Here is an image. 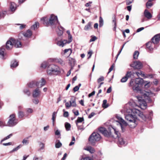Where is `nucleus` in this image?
Wrapping results in <instances>:
<instances>
[{"instance_id":"nucleus-1","label":"nucleus","mask_w":160,"mask_h":160,"mask_svg":"<svg viewBox=\"0 0 160 160\" xmlns=\"http://www.w3.org/2000/svg\"><path fill=\"white\" fill-rule=\"evenodd\" d=\"M128 86L129 87H132L134 91L140 94L141 97L136 96L139 105H137L135 102L132 100L130 101L127 104V106H131L134 108L133 109H131L130 110L133 113L138 114L142 119H145V117L142 112L138 109L137 108H140L143 109H146L147 108V104L144 99L147 100L148 102H152V100L150 98V97L153 95L154 96L155 95L151 92H146L142 90L138 85L136 84L134 85L133 79L131 80L128 84Z\"/></svg>"},{"instance_id":"nucleus-2","label":"nucleus","mask_w":160,"mask_h":160,"mask_svg":"<svg viewBox=\"0 0 160 160\" xmlns=\"http://www.w3.org/2000/svg\"><path fill=\"white\" fill-rule=\"evenodd\" d=\"M129 106H131L130 108L129 109H128L127 108H125L124 111L125 112H126V113H129L130 112H131L132 113L135 114L136 115H133L132 114H128L127 115H125V118L126 120L128 121H129V124L128 125L131 128H135L137 125V123H136V120L137 119V117L136 116V115H137L140 117L142 119L144 120H145L146 119V117L144 115V116L145 117V119H142V118L140 116H139L138 114H136L135 113H133L132 111H131L130 110L131 109H133L134 108L132 107L131 106H128L126 105V107H128Z\"/></svg>"},{"instance_id":"nucleus-3","label":"nucleus","mask_w":160,"mask_h":160,"mask_svg":"<svg viewBox=\"0 0 160 160\" xmlns=\"http://www.w3.org/2000/svg\"><path fill=\"white\" fill-rule=\"evenodd\" d=\"M108 129L110 130L109 132L104 128H100L99 129V131L105 137H112L114 138H118L119 133L115 128L111 126L109 127Z\"/></svg>"},{"instance_id":"nucleus-4","label":"nucleus","mask_w":160,"mask_h":160,"mask_svg":"<svg viewBox=\"0 0 160 160\" xmlns=\"http://www.w3.org/2000/svg\"><path fill=\"white\" fill-rule=\"evenodd\" d=\"M48 18L46 17L41 18V21L43 24L46 25H48L49 24L53 28H55L56 25H58L59 24L57 16L54 14L51 15L48 21Z\"/></svg>"},{"instance_id":"nucleus-5","label":"nucleus","mask_w":160,"mask_h":160,"mask_svg":"<svg viewBox=\"0 0 160 160\" xmlns=\"http://www.w3.org/2000/svg\"><path fill=\"white\" fill-rule=\"evenodd\" d=\"M62 70L58 66L52 64L48 66L47 72L48 74L50 76L57 75L61 73Z\"/></svg>"},{"instance_id":"nucleus-6","label":"nucleus","mask_w":160,"mask_h":160,"mask_svg":"<svg viewBox=\"0 0 160 160\" xmlns=\"http://www.w3.org/2000/svg\"><path fill=\"white\" fill-rule=\"evenodd\" d=\"M8 118V120L6 124L7 126L12 127H14L18 124V120L16 118V115L15 114L10 115Z\"/></svg>"},{"instance_id":"nucleus-7","label":"nucleus","mask_w":160,"mask_h":160,"mask_svg":"<svg viewBox=\"0 0 160 160\" xmlns=\"http://www.w3.org/2000/svg\"><path fill=\"white\" fill-rule=\"evenodd\" d=\"M101 138V136L98 133L94 132L90 136L89 140L90 143L93 144L96 142L99 141Z\"/></svg>"},{"instance_id":"nucleus-8","label":"nucleus","mask_w":160,"mask_h":160,"mask_svg":"<svg viewBox=\"0 0 160 160\" xmlns=\"http://www.w3.org/2000/svg\"><path fill=\"white\" fill-rule=\"evenodd\" d=\"M55 43L58 46L63 47L67 44L69 43L70 40L66 39L59 40L58 38H57L55 40Z\"/></svg>"},{"instance_id":"nucleus-9","label":"nucleus","mask_w":160,"mask_h":160,"mask_svg":"<svg viewBox=\"0 0 160 160\" xmlns=\"http://www.w3.org/2000/svg\"><path fill=\"white\" fill-rule=\"evenodd\" d=\"M116 118L118 119L116 121L117 122H118L119 123L120 126L123 131L124 130V126H126L128 125V124L125 121L119 116H117L116 117Z\"/></svg>"},{"instance_id":"nucleus-10","label":"nucleus","mask_w":160,"mask_h":160,"mask_svg":"<svg viewBox=\"0 0 160 160\" xmlns=\"http://www.w3.org/2000/svg\"><path fill=\"white\" fill-rule=\"evenodd\" d=\"M130 66L135 69H140L143 67V64L139 61H135L130 65Z\"/></svg>"},{"instance_id":"nucleus-11","label":"nucleus","mask_w":160,"mask_h":160,"mask_svg":"<svg viewBox=\"0 0 160 160\" xmlns=\"http://www.w3.org/2000/svg\"><path fill=\"white\" fill-rule=\"evenodd\" d=\"M40 82L38 81L33 80L28 82L27 84V87L30 88H34L36 87H39Z\"/></svg>"},{"instance_id":"nucleus-12","label":"nucleus","mask_w":160,"mask_h":160,"mask_svg":"<svg viewBox=\"0 0 160 160\" xmlns=\"http://www.w3.org/2000/svg\"><path fill=\"white\" fill-rule=\"evenodd\" d=\"M32 35V32L30 30L28 29L25 32H23L22 34H19L18 37L19 39L24 40V39L22 37V35H23L25 38H29Z\"/></svg>"},{"instance_id":"nucleus-13","label":"nucleus","mask_w":160,"mask_h":160,"mask_svg":"<svg viewBox=\"0 0 160 160\" xmlns=\"http://www.w3.org/2000/svg\"><path fill=\"white\" fill-rule=\"evenodd\" d=\"M41 94V91L38 87L34 89L32 92V96L34 98L39 97Z\"/></svg>"},{"instance_id":"nucleus-14","label":"nucleus","mask_w":160,"mask_h":160,"mask_svg":"<svg viewBox=\"0 0 160 160\" xmlns=\"http://www.w3.org/2000/svg\"><path fill=\"white\" fill-rule=\"evenodd\" d=\"M55 27H57L56 31L58 35L59 36L62 35L63 33V31L64 30V28L61 26L60 24L58 25H56Z\"/></svg>"},{"instance_id":"nucleus-15","label":"nucleus","mask_w":160,"mask_h":160,"mask_svg":"<svg viewBox=\"0 0 160 160\" xmlns=\"http://www.w3.org/2000/svg\"><path fill=\"white\" fill-rule=\"evenodd\" d=\"M155 44L152 42H148L146 44V46L147 49L150 51H152L155 47Z\"/></svg>"},{"instance_id":"nucleus-16","label":"nucleus","mask_w":160,"mask_h":160,"mask_svg":"<svg viewBox=\"0 0 160 160\" xmlns=\"http://www.w3.org/2000/svg\"><path fill=\"white\" fill-rule=\"evenodd\" d=\"M12 41V38H11L7 41L6 43V48L7 50H10L12 48L13 44Z\"/></svg>"},{"instance_id":"nucleus-17","label":"nucleus","mask_w":160,"mask_h":160,"mask_svg":"<svg viewBox=\"0 0 160 160\" xmlns=\"http://www.w3.org/2000/svg\"><path fill=\"white\" fill-rule=\"evenodd\" d=\"M118 143L119 145H126L127 144L126 140L122 137L118 138Z\"/></svg>"},{"instance_id":"nucleus-18","label":"nucleus","mask_w":160,"mask_h":160,"mask_svg":"<svg viewBox=\"0 0 160 160\" xmlns=\"http://www.w3.org/2000/svg\"><path fill=\"white\" fill-rule=\"evenodd\" d=\"M160 40V34L155 35L152 39V42L155 44L158 43Z\"/></svg>"},{"instance_id":"nucleus-19","label":"nucleus","mask_w":160,"mask_h":160,"mask_svg":"<svg viewBox=\"0 0 160 160\" xmlns=\"http://www.w3.org/2000/svg\"><path fill=\"white\" fill-rule=\"evenodd\" d=\"M5 50L4 47L2 46L0 48V57L2 59H4L6 58V54L5 52Z\"/></svg>"},{"instance_id":"nucleus-20","label":"nucleus","mask_w":160,"mask_h":160,"mask_svg":"<svg viewBox=\"0 0 160 160\" xmlns=\"http://www.w3.org/2000/svg\"><path fill=\"white\" fill-rule=\"evenodd\" d=\"M12 41L13 42V46L17 48H19L22 47L21 42L19 40L12 38Z\"/></svg>"},{"instance_id":"nucleus-21","label":"nucleus","mask_w":160,"mask_h":160,"mask_svg":"<svg viewBox=\"0 0 160 160\" xmlns=\"http://www.w3.org/2000/svg\"><path fill=\"white\" fill-rule=\"evenodd\" d=\"M145 81L141 78H137L135 80V83L136 85H142L144 83Z\"/></svg>"},{"instance_id":"nucleus-22","label":"nucleus","mask_w":160,"mask_h":160,"mask_svg":"<svg viewBox=\"0 0 160 160\" xmlns=\"http://www.w3.org/2000/svg\"><path fill=\"white\" fill-rule=\"evenodd\" d=\"M18 65V62L16 60H13L11 62L10 67L12 69H13L16 68Z\"/></svg>"},{"instance_id":"nucleus-23","label":"nucleus","mask_w":160,"mask_h":160,"mask_svg":"<svg viewBox=\"0 0 160 160\" xmlns=\"http://www.w3.org/2000/svg\"><path fill=\"white\" fill-rule=\"evenodd\" d=\"M144 14L145 16L148 19H150L152 17V15L147 9L144 11Z\"/></svg>"},{"instance_id":"nucleus-24","label":"nucleus","mask_w":160,"mask_h":160,"mask_svg":"<svg viewBox=\"0 0 160 160\" xmlns=\"http://www.w3.org/2000/svg\"><path fill=\"white\" fill-rule=\"evenodd\" d=\"M53 61L56 63H58L59 64L63 65L65 64V63L62 59L60 58H56L53 59Z\"/></svg>"},{"instance_id":"nucleus-25","label":"nucleus","mask_w":160,"mask_h":160,"mask_svg":"<svg viewBox=\"0 0 160 160\" xmlns=\"http://www.w3.org/2000/svg\"><path fill=\"white\" fill-rule=\"evenodd\" d=\"M18 116L19 118H22L24 117H28V115L25 114L24 112L22 111H19L18 112Z\"/></svg>"},{"instance_id":"nucleus-26","label":"nucleus","mask_w":160,"mask_h":160,"mask_svg":"<svg viewBox=\"0 0 160 160\" xmlns=\"http://www.w3.org/2000/svg\"><path fill=\"white\" fill-rule=\"evenodd\" d=\"M16 8V5L14 2H11L10 5V9L11 11L12 12H14Z\"/></svg>"},{"instance_id":"nucleus-27","label":"nucleus","mask_w":160,"mask_h":160,"mask_svg":"<svg viewBox=\"0 0 160 160\" xmlns=\"http://www.w3.org/2000/svg\"><path fill=\"white\" fill-rule=\"evenodd\" d=\"M40 82L39 86V88H42L45 86L46 83V81L43 78H42L40 81H38Z\"/></svg>"},{"instance_id":"nucleus-28","label":"nucleus","mask_w":160,"mask_h":160,"mask_svg":"<svg viewBox=\"0 0 160 160\" xmlns=\"http://www.w3.org/2000/svg\"><path fill=\"white\" fill-rule=\"evenodd\" d=\"M92 22H89L87 25H86L84 28V30L85 31H88L92 28Z\"/></svg>"},{"instance_id":"nucleus-29","label":"nucleus","mask_w":160,"mask_h":160,"mask_svg":"<svg viewBox=\"0 0 160 160\" xmlns=\"http://www.w3.org/2000/svg\"><path fill=\"white\" fill-rule=\"evenodd\" d=\"M85 150L88 151L91 153H93L95 152V150L91 147H88L86 148Z\"/></svg>"},{"instance_id":"nucleus-30","label":"nucleus","mask_w":160,"mask_h":160,"mask_svg":"<svg viewBox=\"0 0 160 160\" xmlns=\"http://www.w3.org/2000/svg\"><path fill=\"white\" fill-rule=\"evenodd\" d=\"M26 115H28V117L29 114L32 113L33 111V110L32 108H27L26 109Z\"/></svg>"},{"instance_id":"nucleus-31","label":"nucleus","mask_w":160,"mask_h":160,"mask_svg":"<svg viewBox=\"0 0 160 160\" xmlns=\"http://www.w3.org/2000/svg\"><path fill=\"white\" fill-rule=\"evenodd\" d=\"M23 92L28 96H29L31 94L30 90L27 88H24L23 90Z\"/></svg>"},{"instance_id":"nucleus-32","label":"nucleus","mask_w":160,"mask_h":160,"mask_svg":"<svg viewBox=\"0 0 160 160\" xmlns=\"http://www.w3.org/2000/svg\"><path fill=\"white\" fill-rule=\"evenodd\" d=\"M55 146L56 148H59L62 146V144L59 140H57L56 141Z\"/></svg>"},{"instance_id":"nucleus-33","label":"nucleus","mask_w":160,"mask_h":160,"mask_svg":"<svg viewBox=\"0 0 160 160\" xmlns=\"http://www.w3.org/2000/svg\"><path fill=\"white\" fill-rule=\"evenodd\" d=\"M39 26V23L38 22H36L35 24L31 27V29L34 30L37 29Z\"/></svg>"},{"instance_id":"nucleus-34","label":"nucleus","mask_w":160,"mask_h":160,"mask_svg":"<svg viewBox=\"0 0 160 160\" xmlns=\"http://www.w3.org/2000/svg\"><path fill=\"white\" fill-rule=\"evenodd\" d=\"M135 73L138 77H139L141 75L142 77L144 78V76H145V74H144L141 71H139V72H135Z\"/></svg>"},{"instance_id":"nucleus-35","label":"nucleus","mask_w":160,"mask_h":160,"mask_svg":"<svg viewBox=\"0 0 160 160\" xmlns=\"http://www.w3.org/2000/svg\"><path fill=\"white\" fill-rule=\"evenodd\" d=\"M56 114H57V112H53L52 114V121L53 125V126L54 125V122L55 121V119H56Z\"/></svg>"},{"instance_id":"nucleus-36","label":"nucleus","mask_w":160,"mask_h":160,"mask_svg":"<svg viewBox=\"0 0 160 160\" xmlns=\"http://www.w3.org/2000/svg\"><path fill=\"white\" fill-rule=\"evenodd\" d=\"M139 55V52L137 51H136L133 54V58L134 59H137Z\"/></svg>"},{"instance_id":"nucleus-37","label":"nucleus","mask_w":160,"mask_h":160,"mask_svg":"<svg viewBox=\"0 0 160 160\" xmlns=\"http://www.w3.org/2000/svg\"><path fill=\"white\" fill-rule=\"evenodd\" d=\"M48 63L46 61L43 62L41 64V67L43 68H45L47 66Z\"/></svg>"},{"instance_id":"nucleus-38","label":"nucleus","mask_w":160,"mask_h":160,"mask_svg":"<svg viewBox=\"0 0 160 160\" xmlns=\"http://www.w3.org/2000/svg\"><path fill=\"white\" fill-rule=\"evenodd\" d=\"M65 127L67 131H68L70 130V124L66 122L65 123Z\"/></svg>"},{"instance_id":"nucleus-39","label":"nucleus","mask_w":160,"mask_h":160,"mask_svg":"<svg viewBox=\"0 0 160 160\" xmlns=\"http://www.w3.org/2000/svg\"><path fill=\"white\" fill-rule=\"evenodd\" d=\"M102 107L104 108H106L108 107V104H107V100H104L103 101V103L102 104Z\"/></svg>"},{"instance_id":"nucleus-40","label":"nucleus","mask_w":160,"mask_h":160,"mask_svg":"<svg viewBox=\"0 0 160 160\" xmlns=\"http://www.w3.org/2000/svg\"><path fill=\"white\" fill-rule=\"evenodd\" d=\"M76 107V104L75 102V98L74 97H73L72 100L71 102V106Z\"/></svg>"},{"instance_id":"nucleus-41","label":"nucleus","mask_w":160,"mask_h":160,"mask_svg":"<svg viewBox=\"0 0 160 160\" xmlns=\"http://www.w3.org/2000/svg\"><path fill=\"white\" fill-rule=\"evenodd\" d=\"M12 133H11L9 135L5 137L4 138H3L1 140V142L2 143L4 141L9 139L12 136Z\"/></svg>"},{"instance_id":"nucleus-42","label":"nucleus","mask_w":160,"mask_h":160,"mask_svg":"<svg viewBox=\"0 0 160 160\" xmlns=\"http://www.w3.org/2000/svg\"><path fill=\"white\" fill-rule=\"evenodd\" d=\"M22 146V145H20L18 146L16 148H14L12 150L10 151V153H12V152H14L16 151H17L20 148H21Z\"/></svg>"},{"instance_id":"nucleus-43","label":"nucleus","mask_w":160,"mask_h":160,"mask_svg":"<svg viewBox=\"0 0 160 160\" xmlns=\"http://www.w3.org/2000/svg\"><path fill=\"white\" fill-rule=\"evenodd\" d=\"M6 13L7 12L6 11H3L2 12L0 11V19L3 18L6 14Z\"/></svg>"},{"instance_id":"nucleus-44","label":"nucleus","mask_w":160,"mask_h":160,"mask_svg":"<svg viewBox=\"0 0 160 160\" xmlns=\"http://www.w3.org/2000/svg\"><path fill=\"white\" fill-rule=\"evenodd\" d=\"M144 83H145L144 85V87L145 88H148L150 86V82L148 81H145Z\"/></svg>"},{"instance_id":"nucleus-45","label":"nucleus","mask_w":160,"mask_h":160,"mask_svg":"<svg viewBox=\"0 0 160 160\" xmlns=\"http://www.w3.org/2000/svg\"><path fill=\"white\" fill-rule=\"evenodd\" d=\"M132 75V73L131 72H127L125 75V76L127 78H130Z\"/></svg>"},{"instance_id":"nucleus-46","label":"nucleus","mask_w":160,"mask_h":160,"mask_svg":"<svg viewBox=\"0 0 160 160\" xmlns=\"http://www.w3.org/2000/svg\"><path fill=\"white\" fill-rule=\"evenodd\" d=\"M154 75L152 74H145V76H144V78H153Z\"/></svg>"},{"instance_id":"nucleus-47","label":"nucleus","mask_w":160,"mask_h":160,"mask_svg":"<svg viewBox=\"0 0 160 160\" xmlns=\"http://www.w3.org/2000/svg\"><path fill=\"white\" fill-rule=\"evenodd\" d=\"M42 157H39L37 155H35L33 158V160H42Z\"/></svg>"},{"instance_id":"nucleus-48","label":"nucleus","mask_w":160,"mask_h":160,"mask_svg":"<svg viewBox=\"0 0 160 160\" xmlns=\"http://www.w3.org/2000/svg\"><path fill=\"white\" fill-rule=\"evenodd\" d=\"M99 27H102L103 25V20L101 17H100L99 18Z\"/></svg>"},{"instance_id":"nucleus-49","label":"nucleus","mask_w":160,"mask_h":160,"mask_svg":"<svg viewBox=\"0 0 160 160\" xmlns=\"http://www.w3.org/2000/svg\"><path fill=\"white\" fill-rule=\"evenodd\" d=\"M104 77L101 76L98 79L97 82L98 83H99L103 81L104 80Z\"/></svg>"},{"instance_id":"nucleus-50","label":"nucleus","mask_w":160,"mask_h":160,"mask_svg":"<svg viewBox=\"0 0 160 160\" xmlns=\"http://www.w3.org/2000/svg\"><path fill=\"white\" fill-rule=\"evenodd\" d=\"M40 148L39 150L40 151L43 149L44 147V144L42 142H41L39 144Z\"/></svg>"},{"instance_id":"nucleus-51","label":"nucleus","mask_w":160,"mask_h":160,"mask_svg":"<svg viewBox=\"0 0 160 160\" xmlns=\"http://www.w3.org/2000/svg\"><path fill=\"white\" fill-rule=\"evenodd\" d=\"M128 79L127 78H126L125 76L123 77L121 80V82H126Z\"/></svg>"},{"instance_id":"nucleus-52","label":"nucleus","mask_w":160,"mask_h":160,"mask_svg":"<svg viewBox=\"0 0 160 160\" xmlns=\"http://www.w3.org/2000/svg\"><path fill=\"white\" fill-rule=\"evenodd\" d=\"M22 143L24 145H27L29 143V141L26 139H24L22 141Z\"/></svg>"},{"instance_id":"nucleus-53","label":"nucleus","mask_w":160,"mask_h":160,"mask_svg":"<svg viewBox=\"0 0 160 160\" xmlns=\"http://www.w3.org/2000/svg\"><path fill=\"white\" fill-rule=\"evenodd\" d=\"M151 1H149L146 3V7L147 8H149V7H151L152 4L151 2Z\"/></svg>"},{"instance_id":"nucleus-54","label":"nucleus","mask_w":160,"mask_h":160,"mask_svg":"<svg viewBox=\"0 0 160 160\" xmlns=\"http://www.w3.org/2000/svg\"><path fill=\"white\" fill-rule=\"evenodd\" d=\"M63 111L64 112L63 116L66 118L68 117L69 115L68 112L67 111H65L64 109L63 110Z\"/></svg>"},{"instance_id":"nucleus-55","label":"nucleus","mask_w":160,"mask_h":160,"mask_svg":"<svg viewBox=\"0 0 160 160\" xmlns=\"http://www.w3.org/2000/svg\"><path fill=\"white\" fill-rule=\"evenodd\" d=\"M84 120L83 118L78 117L77 120V121L78 122H81Z\"/></svg>"},{"instance_id":"nucleus-56","label":"nucleus","mask_w":160,"mask_h":160,"mask_svg":"<svg viewBox=\"0 0 160 160\" xmlns=\"http://www.w3.org/2000/svg\"><path fill=\"white\" fill-rule=\"evenodd\" d=\"M18 25H20L19 28L21 29H23L24 28H25V27L26 26L25 25L22 24H18Z\"/></svg>"},{"instance_id":"nucleus-57","label":"nucleus","mask_w":160,"mask_h":160,"mask_svg":"<svg viewBox=\"0 0 160 160\" xmlns=\"http://www.w3.org/2000/svg\"><path fill=\"white\" fill-rule=\"evenodd\" d=\"M32 102L35 104H37L39 102V101L38 99H35L32 100Z\"/></svg>"},{"instance_id":"nucleus-58","label":"nucleus","mask_w":160,"mask_h":160,"mask_svg":"<svg viewBox=\"0 0 160 160\" xmlns=\"http://www.w3.org/2000/svg\"><path fill=\"white\" fill-rule=\"evenodd\" d=\"M72 112L75 115L78 116L79 115L78 111L77 110H72Z\"/></svg>"},{"instance_id":"nucleus-59","label":"nucleus","mask_w":160,"mask_h":160,"mask_svg":"<svg viewBox=\"0 0 160 160\" xmlns=\"http://www.w3.org/2000/svg\"><path fill=\"white\" fill-rule=\"evenodd\" d=\"M75 141V138L74 137H72V142H71V145H73Z\"/></svg>"},{"instance_id":"nucleus-60","label":"nucleus","mask_w":160,"mask_h":160,"mask_svg":"<svg viewBox=\"0 0 160 160\" xmlns=\"http://www.w3.org/2000/svg\"><path fill=\"white\" fill-rule=\"evenodd\" d=\"M79 88V87L78 86H76L73 89L74 92L78 91Z\"/></svg>"},{"instance_id":"nucleus-61","label":"nucleus","mask_w":160,"mask_h":160,"mask_svg":"<svg viewBox=\"0 0 160 160\" xmlns=\"http://www.w3.org/2000/svg\"><path fill=\"white\" fill-rule=\"evenodd\" d=\"M97 39V37L96 36L92 37L90 39V42H93L95 41Z\"/></svg>"},{"instance_id":"nucleus-62","label":"nucleus","mask_w":160,"mask_h":160,"mask_svg":"<svg viewBox=\"0 0 160 160\" xmlns=\"http://www.w3.org/2000/svg\"><path fill=\"white\" fill-rule=\"evenodd\" d=\"M115 66L114 64H112V65L111 67L109 69V71L108 72V73H110L112 70L113 68Z\"/></svg>"},{"instance_id":"nucleus-63","label":"nucleus","mask_w":160,"mask_h":160,"mask_svg":"<svg viewBox=\"0 0 160 160\" xmlns=\"http://www.w3.org/2000/svg\"><path fill=\"white\" fill-rule=\"evenodd\" d=\"M95 114V113L94 112H92L88 116L89 118H90L92 117H93Z\"/></svg>"},{"instance_id":"nucleus-64","label":"nucleus","mask_w":160,"mask_h":160,"mask_svg":"<svg viewBox=\"0 0 160 160\" xmlns=\"http://www.w3.org/2000/svg\"><path fill=\"white\" fill-rule=\"evenodd\" d=\"M83 160H93V159L92 158H90L89 157H87L84 158L83 159Z\"/></svg>"}]
</instances>
